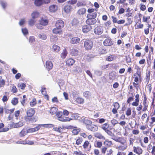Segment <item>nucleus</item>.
<instances>
[{
    "instance_id": "nucleus-1",
    "label": "nucleus",
    "mask_w": 155,
    "mask_h": 155,
    "mask_svg": "<svg viewBox=\"0 0 155 155\" xmlns=\"http://www.w3.org/2000/svg\"><path fill=\"white\" fill-rule=\"evenodd\" d=\"M35 113V111L34 108H29L26 112V116L25 117L26 121L31 122H36L37 121V119L33 117Z\"/></svg>"
},
{
    "instance_id": "nucleus-2",
    "label": "nucleus",
    "mask_w": 155,
    "mask_h": 155,
    "mask_svg": "<svg viewBox=\"0 0 155 155\" xmlns=\"http://www.w3.org/2000/svg\"><path fill=\"white\" fill-rule=\"evenodd\" d=\"M134 82L133 83V84L134 87L136 90L138 91L139 88L140 87L139 83L142 81V78L141 77V74L138 73H135L134 74Z\"/></svg>"
},
{
    "instance_id": "nucleus-3",
    "label": "nucleus",
    "mask_w": 155,
    "mask_h": 155,
    "mask_svg": "<svg viewBox=\"0 0 155 155\" xmlns=\"http://www.w3.org/2000/svg\"><path fill=\"white\" fill-rule=\"evenodd\" d=\"M100 127L110 136L113 137L114 135V133L111 131L113 129L112 127L110 126L107 123L102 124Z\"/></svg>"
},
{
    "instance_id": "nucleus-4",
    "label": "nucleus",
    "mask_w": 155,
    "mask_h": 155,
    "mask_svg": "<svg viewBox=\"0 0 155 155\" xmlns=\"http://www.w3.org/2000/svg\"><path fill=\"white\" fill-rule=\"evenodd\" d=\"M121 144L118 146V148L119 150H125L127 147V143L126 140L123 137H119L115 140Z\"/></svg>"
},
{
    "instance_id": "nucleus-5",
    "label": "nucleus",
    "mask_w": 155,
    "mask_h": 155,
    "mask_svg": "<svg viewBox=\"0 0 155 155\" xmlns=\"http://www.w3.org/2000/svg\"><path fill=\"white\" fill-rule=\"evenodd\" d=\"M97 10L93 8H89L87 10L88 13L87 14V17L96 18L97 16Z\"/></svg>"
},
{
    "instance_id": "nucleus-6",
    "label": "nucleus",
    "mask_w": 155,
    "mask_h": 155,
    "mask_svg": "<svg viewBox=\"0 0 155 155\" xmlns=\"http://www.w3.org/2000/svg\"><path fill=\"white\" fill-rule=\"evenodd\" d=\"M57 116L58 119L60 121L64 122L69 121L72 120L68 117L64 116L62 112H59L57 114Z\"/></svg>"
},
{
    "instance_id": "nucleus-7",
    "label": "nucleus",
    "mask_w": 155,
    "mask_h": 155,
    "mask_svg": "<svg viewBox=\"0 0 155 155\" xmlns=\"http://www.w3.org/2000/svg\"><path fill=\"white\" fill-rule=\"evenodd\" d=\"M143 108L142 111L143 112H145L148 110L149 102L147 100V96L144 93H143Z\"/></svg>"
},
{
    "instance_id": "nucleus-8",
    "label": "nucleus",
    "mask_w": 155,
    "mask_h": 155,
    "mask_svg": "<svg viewBox=\"0 0 155 155\" xmlns=\"http://www.w3.org/2000/svg\"><path fill=\"white\" fill-rule=\"evenodd\" d=\"M93 46V41L90 39H87L84 41V47L86 50H91Z\"/></svg>"
},
{
    "instance_id": "nucleus-9",
    "label": "nucleus",
    "mask_w": 155,
    "mask_h": 155,
    "mask_svg": "<svg viewBox=\"0 0 155 155\" xmlns=\"http://www.w3.org/2000/svg\"><path fill=\"white\" fill-rule=\"evenodd\" d=\"M83 147L84 149L86 151H90L91 147V143L87 140H85L84 143Z\"/></svg>"
},
{
    "instance_id": "nucleus-10",
    "label": "nucleus",
    "mask_w": 155,
    "mask_h": 155,
    "mask_svg": "<svg viewBox=\"0 0 155 155\" xmlns=\"http://www.w3.org/2000/svg\"><path fill=\"white\" fill-rule=\"evenodd\" d=\"M87 18L86 21V24L91 26L95 24L97 22V20L95 18L87 17Z\"/></svg>"
},
{
    "instance_id": "nucleus-11",
    "label": "nucleus",
    "mask_w": 155,
    "mask_h": 155,
    "mask_svg": "<svg viewBox=\"0 0 155 155\" xmlns=\"http://www.w3.org/2000/svg\"><path fill=\"white\" fill-rule=\"evenodd\" d=\"M103 32V29L101 26H97L94 29V32L97 35H101Z\"/></svg>"
},
{
    "instance_id": "nucleus-12",
    "label": "nucleus",
    "mask_w": 155,
    "mask_h": 155,
    "mask_svg": "<svg viewBox=\"0 0 155 155\" xmlns=\"http://www.w3.org/2000/svg\"><path fill=\"white\" fill-rule=\"evenodd\" d=\"M53 67V64L52 62L50 61H47L45 63V68L48 71L52 70Z\"/></svg>"
},
{
    "instance_id": "nucleus-13",
    "label": "nucleus",
    "mask_w": 155,
    "mask_h": 155,
    "mask_svg": "<svg viewBox=\"0 0 155 155\" xmlns=\"http://www.w3.org/2000/svg\"><path fill=\"white\" fill-rule=\"evenodd\" d=\"M103 43L104 45L106 46H111L113 44L111 39L110 38L106 39L104 41Z\"/></svg>"
},
{
    "instance_id": "nucleus-14",
    "label": "nucleus",
    "mask_w": 155,
    "mask_h": 155,
    "mask_svg": "<svg viewBox=\"0 0 155 155\" xmlns=\"http://www.w3.org/2000/svg\"><path fill=\"white\" fill-rule=\"evenodd\" d=\"M133 151L134 153L138 155L141 154L143 152V150L140 147H133Z\"/></svg>"
},
{
    "instance_id": "nucleus-15",
    "label": "nucleus",
    "mask_w": 155,
    "mask_h": 155,
    "mask_svg": "<svg viewBox=\"0 0 155 155\" xmlns=\"http://www.w3.org/2000/svg\"><path fill=\"white\" fill-rule=\"evenodd\" d=\"M91 26L88 25H85L82 27V31L85 33H87L90 31L92 29Z\"/></svg>"
},
{
    "instance_id": "nucleus-16",
    "label": "nucleus",
    "mask_w": 155,
    "mask_h": 155,
    "mask_svg": "<svg viewBox=\"0 0 155 155\" xmlns=\"http://www.w3.org/2000/svg\"><path fill=\"white\" fill-rule=\"evenodd\" d=\"M87 128L89 130L94 132L97 131L98 129V127L96 125L92 124V123L87 127Z\"/></svg>"
},
{
    "instance_id": "nucleus-17",
    "label": "nucleus",
    "mask_w": 155,
    "mask_h": 155,
    "mask_svg": "<svg viewBox=\"0 0 155 155\" xmlns=\"http://www.w3.org/2000/svg\"><path fill=\"white\" fill-rule=\"evenodd\" d=\"M55 26L56 27L61 28L64 26V22L62 20H59L56 22Z\"/></svg>"
},
{
    "instance_id": "nucleus-18",
    "label": "nucleus",
    "mask_w": 155,
    "mask_h": 155,
    "mask_svg": "<svg viewBox=\"0 0 155 155\" xmlns=\"http://www.w3.org/2000/svg\"><path fill=\"white\" fill-rule=\"evenodd\" d=\"M135 99L134 101L132 104V105L133 106L137 107L139 105V94H137L135 96Z\"/></svg>"
},
{
    "instance_id": "nucleus-19",
    "label": "nucleus",
    "mask_w": 155,
    "mask_h": 155,
    "mask_svg": "<svg viewBox=\"0 0 155 155\" xmlns=\"http://www.w3.org/2000/svg\"><path fill=\"white\" fill-rule=\"evenodd\" d=\"M41 128V125H38L37 126L33 128H30L27 129V133H32L38 130Z\"/></svg>"
},
{
    "instance_id": "nucleus-20",
    "label": "nucleus",
    "mask_w": 155,
    "mask_h": 155,
    "mask_svg": "<svg viewBox=\"0 0 155 155\" xmlns=\"http://www.w3.org/2000/svg\"><path fill=\"white\" fill-rule=\"evenodd\" d=\"M70 128L73 129L72 132L74 135H77L80 131V128H78L76 127H74L73 126H71Z\"/></svg>"
},
{
    "instance_id": "nucleus-21",
    "label": "nucleus",
    "mask_w": 155,
    "mask_h": 155,
    "mask_svg": "<svg viewBox=\"0 0 155 155\" xmlns=\"http://www.w3.org/2000/svg\"><path fill=\"white\" fill-rule=\"evenodd\" d=\"M52 32L55 34L60 35L62 34V31L61 28H59L56 27L52 30Z\"/></svg>"
},
{
    "instance_id": "nucleus-22",
    "label": "nucleus",
    "mask_w": 155,
    "mask_h": 155,
    "mask_svg": "<svg viewBox=\"0 0 155 155\" xmlns=\"http://www.w3.org/2000/svg\"><path fill=\"white\" fill-rule=\"evenodd\" d=\"M143 25L141 24V21L140 19V22H137L136 23L134 27L135 29L142 28H143Z\"/></svg>"
},
{
    "instance_id": "nucleus-23",
    "label": "nucleus",
    "mask_w": 155,
    "mask_h": 155,
    "mask_svg": "<svg viewBox=\"0 0 155 155\" xmlns=\"http://www.w3.org/2000/svg\"><path fill=\"white\" fill-rule=\"evenodd\" d=\"M80 41V38L78 37H74L72 38L70 40V43L72 44H76L78 43Z\"/></svg>"
},
{
    "instance_id": "nucleus-24",
    "label": "nucleus",
    "mask_w": 155,
    "mask_h": 155,
    "mask_svg": "<svg viewBox=\"0 0 155 155\" xmlns=\"http://www.w3.org/2000/svg\"><path fill=\"white\" fill-rule=\"evenodd\" d=\"M78 53V50L75 48H73L71 50L70 54L73 56H77Z\"/></svg>"
},
{
    "instance_id": "nucleus-25",
    "label": "nucleus",
    "mask_w": 155,
    "mask_h": 155,
    "mask_svg": "<svg viewBox=\"0 0 155 155\" xmlns=\"http://www.w3.org/2000/svg\"><path fill=\"white\" fill-rule=\"evenodd\" d=\"M27 133V129L25 128H24L19 133V136L21 137H24Z\"/></svg>"
},
{
    "instance_id": "nucleus-26",
    "label": "nucleus",
    "mask_w": 155,
    "mask_h": 155,
    "mask_svg": "<svg viewBox=\"0 0 155 155\" xmlns=\"http://www.w3.org/2000/svg\"><path fill=\"white\" fill-rule=\"evenodd\" d=\"M97 50L98 52L101 54H105L107 53L106 50L104 49L102 47H98L97 48Z\"/></svg>"
},
{
    "instance_id": "nucleus-27",
    "label": "nucleus",
    "mask_w": 155,
    "mask_h": 155,
    "mask_svg": "<svg viewBox=\"0 0 155 155\" xmlns=\"http://www.w3.org/2000/svg\"><path fill=\"white\" fill-rule=\"evenodd\" d=\"M75 63V61L72 58H69L66 61V64L68 66H71L73 65Z\"/></svg>"
},
{
    "instance_id": "nucleus-28",
    "label": "nucleus",
    "mask_w": 155,
    "mask_h": 155,
    "mask_svg": "<svg viewBox=\"0 0 155 155\" xmlns=\"http://www.w3.org/2000/svg\"><path fill=\"white\" fill-rule=\"evenodd\" d=\"M83 123L85 125L86 128H87V127H88L92 123V122L91 121L88 120V119H86L85 118L83 120Z\"/></svg>"
},
{
    "instance_id": "nucleus-29",
    "label": "nucleus",
    "mask_w": 155,
    "mask_h": 155,
    "mask_svg": "<svg viewBox=\"0 0 155 155\" xmlns=\"http://www.w3.org/2000/svg\"><path fill=\"white\" fill-rule=\"evenodd\" d=\"M52 50L56 52H59L60 50V48L59 46L56 45H53L51 48Z\"/></svg>"
},
{
    "instance_id": "nucleus-30",
    "label": "nucleus",
    "mask_w": 155,
    "mask_h": 155,
    "mask_svg": "<svg viewBox=\"0 0 155 155\" xmlns=\"http://www.w3.org/2000/svg\"><path fill=\"white\" fill-rule=\"evenodd\" d=\"M86 12V9L84 8H81L79 9L77 12L78 14L80 15H83L85 14Z\"/></svg>"
},
{
    "instance_id": "nucleus-31",
    "label": "nucleus",
    "mask_w": 155,
    "mask_h": 155,
    "mask_svg": "<svg viewBox=\"0 0 155 155\" xmlns=\"http://www.w3.org/2000/svg\"><path fill=\"white\" fill-rule=\"evenodd\" d=\"M133 18H127L126 19L127 22L124 24V26H128L131 25L133 22Z\"/></svg>"
},
{
    "instance_id": "nucleus-32",
    "label": "nucleus",
    "mask_w": 155,
    "mask_h": 155,
    "mask_svg": "<svg viewBox=\"0 0 155 155\" xmlns=\"http://www.w3.org/2000/svg\"><path fill=\"white\" fill-rule=\"evenodd\" d=\"M75 140H76L75 144L77 145H81L83 141V139L81 137H78L77 139Z\"/></svg>"
},
{
    "instance_id": "nucleus-33",
    "label": "nucleus",
    "mask_w": 155,
    "mask_h": 155,
    "mask_svg": "<svg viewBox=\"0 0 155 155\" xmlns=\"http://www.w3.org/2000/svg\"><path fill=\"white\" fill-rule=\"evenodd\" d=\"M95 137L100 139L105 140V137L100 133H97L95 135Z\"/></svg>"
},
{
    "instance_id": "nucleus-34",
    "label": "nucleus",
    "mask_w": 155,
    "mask_h": 155,
    "mask_svg": "<svg viewBox=\"0 0 155 155\" xmlns=\"http://www.w3.org/2000/svg\"><path fill=\"white\" fill-rule=\"evenodd\" d=\"M57 9V6L55 5H51L49 7V10L51 12H54Z\"/></svg>"
},
{
    "instance_id": "nucleus-35",
    "label": "nucleus",
    "mask_w": 155,
    "mask_h": 155,
    "mask_svg": "<svg viewBox=\"0 0 155 155\" xmlns=\"http://www.w3.org/2000/svg\"><path fill=\"white\" fill-rule=\"evenodd\" d=\"M112 144V141L109 140L108 139L106 140L104 142V145L108 147H110Z\"/></svg>"
},
{
    "instance_id": "nucleus-36",
    "label": "nucleus",
    "mask_w": 155,
    "mask_h": 155,
    "mask_svg": "<svg viewBox=\"0 0 155 155\" xmlns=\"http://www.w3.org/2000/svg\"><path fill=\"white\" fill-rule=\"evenodd\" d=\"M72 9V7L69 5L65 6L64 8V10L66 13H69Z\"/></svg>"
},
{
    "instance_id": "nucleus-37",
    "label": "nucleus",
    "mask_w": 155,
    "mask_h": 155,
    "mask_svg": "<svg viewBox=\"0 0 155 155\" xmlns=\"http://www.w3.org/2000/svg\"><path fill=\"white\" fill-rule=\"evenodd\" d=\"M150 16H143V17L142 21L143 22H146L147 24H148L150 22Z\"/></svg>"
},
{
    "instance_id": "nucleus-38",
    "label": "nucleus",
    "mask_w": 155,
    "mask_h": 155,
    "mask_svg": "<svg viewBox=\"0 0 155 155\" xmlns=\"http://www.w3.org/2000/svg\"><path fill=\"white\" fill-rule=\"evenodd\" d=\"M115 58L116 57L114 55H111L108 56L106 60L108 61H111L114 60Z\"/></svg>"
},
{
    "instance_id": "nucleus-39",
    "label": "nucleus",
    "mask_w": 155,
    "mask_h": 155,
    "mask_svg": "<svg viewBox=\"0 0 155 155\" xmlns=\"http://www.w3.org/2000/svg\"><path fill=\"white\" fill-rule=\"evenodd\" d=\"M48 20L47 19H41L40 21V23L43 26L47 25L48 24Z\"/></svg>"
},
{
    "instance_id": "nucleus-40",
    "label": "nucleus",
    "mask_w": 155,
    "mask_h": 155,
    "mask_svg": "<svg viewBox=\"0 0 155 155\" xmlns=\"http://www.w3.org/2000/svg\"><path fill=\"white\" fill-rule=\"evenodd\" d=\"M26 86L25 84L22 83H19L17 85L18 87L22 90H23L25 89Z\"/></svg>"
},
{
    "instance_id": "nucleus-41",
    "label": "nucleus",
    "mask_w": 155,
    "mask_h": 155,
    "mask_svg": "<svg viewBox=\"0 0 155 155\" xmlns=\"http://www.w3.org/2000/svg\"><path fill=\"white\" fill-rule=\"evenodd\" d=\"M67 54L68 53L66 49H64L62 52L61 54V57L63 59H64L66 57Z\"/></svg>"
},
{
    "instance_id": "nucleus-42",
    "label": "nucleus",
    "mask_w": 155,
    "mask_h": 155,
    "mask_svg": "<svg viewBox=\"0 0 155 155\" xmlns=\"http://www.w3.org/2000/svg\"><path fill=\"white\" fill-rule=\"evenodd\" d=\"M34 3L36 6H40L43 3V0H35Z\"/></svg>"
},
{
    "instance_id": "nucleus-43",
    "label": "nucleus",
    "mask_w": 155,
    "mask_h": 155,
    "mask_svg": "<svg viewBox=\"0 0 155 155\" xmlns=\"http://www.w3.org/2000/svg\"><path fill=\"white\" fill-rule=\"evenodd\" d=\"M58 108L55 107H52L50 110V112L52 114H56Z\"/></svg>"
},
{
    "instance_id": "nucleus-44",
    "label": "nucleus",
    "mask_w": 155,
    "mask_h": 155,
    "mask_svg": "<svg viewBox=\"0 0 155 155\" xmlns=\"http://www.w3.org/2000/svg\"><path fill=\"white\" fill-rule=\"evenodd\" d=\"M94 146L96 147L100 148L102 146V143L101 141H96L94 143Z\"/></svg>"
},
{
    "instance_id": "nucleus-45",
    "label": "nucleus",
    "mask_w": 155,
    "mask_h": 155,
    "mask_svg": "<svg viewBox=\"0 0 155 155\" xmlns=\"http://www.w3.org/2000/svg\"><path fill=\"white\" fill-rule=\"evenodd\" d=\"M91 95V93L89 91H85L83 93V96L86 98H89Z\"/></svg>"
},
{
    "instance_id": "nucleus-46",
    "label": "nucleus",
    "mask_w": 155,
    "mask_h": 155,
    "mask_svg": "<svg viewBox=\"0 0 155 155\" xmlns=\"http://www.w3.org/2000/svg\"><path fill=\"white\" fill-rule=\"evenodd\" d=\"M5 84V80L2 79V76H0V87H3L4 86Z\"/></svg>"
},
{
    "instance_id": "nucleus-47",
    "label": "nucleus",
    "mask_w": 155,
    "mask_h": 155,
    "mask_svg": "<svg viewBox=\"0 0 155 155\" xmlns=\"http://www.w3.org/2000/svg\"><path fill=\"white\" fill-rule=\"evenodd\" d=\"M79 22V21L78 19L74 18L72 21L71 24L73 26H76L78 25Z\"/></svg>"
},
{
    "instance_id": "nucleus-48",
    "label": "nucleus",
    "mask_w": 155,
    "mask_h": 155,
    "mask_svg": "<svg viewBox=\"0 0 155 155\" xmlns=\"http://www.w3.org/2000/svg\"><path fill=\"white\" fill-rule=\"evenodd\" d=\"M37 100L35 98L32 99V101L30 102V104L31 107H34L37 104Z\"/></svg>"
},
{
    "instance_id": "nucleus-49",
    "label": "nucleus",
    "mask_w": 155,
    "mask_h": 155,
    "mask_svg": "<svg viewBox=\"0 0 155 155\" xmlns=\"http://www.w3.org/2000/svg\"><path fill=\"white\" fill-rule=\"evenodd\" d=\"M75 101L78 104H83L84 103V100L82 98L78 97L76 99Z\"/></svg>"
},
{
    "instance_id": "nucleus-50",
    "label": "nucleus",
    "mask_w": 155,
    "mask_h": 155,
    "mask_svg": "<svg viewBox=\"0 0 155 155\" xmlns=\"http://www.w3.org/2000/svg\"><path fill=\"white\" fill-rule=\"evenodd\" d=\"M150 71H149L146 73V81L148 83L150 80Z\"/></svg>"
},
{
    "instance_id": "nucleus-51",
    "label": "nucleus",
    "mask_w": 155,
    "mask_h": 155,
    "mask_svg": "<svg viewBox=\"0 0 155 155\" xmlns=\"http://www.w3.org/2000/svg\"><path fill=\"white\" fill-rule=\"evenodd\" d=\"M11 103L14 105H16L18 103V99L16 97L13 98L12 100Z\"/></svg>"
},
{
    "instance_id": "nucleus-52",
    "label": "nucleus",
    "mask_w": 155,
    "mask_h": 155,
    "mask_svg": "<svg viewBox=\"0 0 155 155\" xmlns=\"http://www.w3.org/2000/svg\"><path fill=\"white\" fill-rule=\"evenodd\" d=\"M155 122V116L151 117L150 118V120L149 122V126H152L153 125V124Z\"/></svg>"
},
{
    "instance_id": "nucleus-53",
    "label": "nucleus",
    "mask_w": 155,
    "mask_h": 155,
    "mask_svg": "<svg viewBox=\"0 0 155 155\" xmlns=\"http://www.w3.org/2000/svg\"><path fill=\"white\" fill-rule=\"evenodd\" d=\"M23 125L22 122L21 121H19L18 122L14 124V127L18 128L21 127Z\"/></svg>"
},
{
    "instance_id": "nucleus-54",
    "label": "nucleus",
    "mask_w": 155,
    "mask_h": 155,
    "mask_svg": "<svg viewBox=\"0 0 155 155\" xmlns=\"http://www.w3.org/2000/svg\"><path fill=\"white\" fill-rule=\"evenodd\" d=\"M41 126H43L44 127L46 128H52L54 127V125L51 124H46L40 125Z\"/></svg>"
},
{
    "instance_id": "nucleus-55",
    "label": "nucleus",
    "mask_w": 155,
    "mask_h": 155,
    "mask_svg": "<svg viewBox=\"0 0 155 155\" xmlns=\"http://www.w3.org/2000/svg\"><path fill=\"white\" fill-rule=\"evenodd\" d=\"M106 120L103 118H98L96 120V121L98 122L99 123L101 124L104 123Z\"/></svg>"
},
{
    "instance_id": "nucleus-56",
    "label": "nucleus",
    "mask_w": 155,
    "mask_h": 155,
    "mask_svg": "<svg viewBox=\"0 0 155 155\" xmlns=\"http://www.w3.org/2000/svg\"><path fill=\"white\" fill-rule=\"evenodd\" d=\"M31 16L33 19L37 18L39 16V13L37 12H34L31 14Z\"/></svg>"
},
{
    "instance_id": "nucleus-57",
    "label": "nucleus",
    "mask_w": 155,
    "mask_h": 155,
    "mask_svg": "<svg viewBox=\"0 0 155 155\" xmlns=\"http://www.w3.org/2000/svg\"><path fill=\"white\" fill-rule=\"evenodd\" d=\"M39 37L42 40H45L47 38L46 35L44 34H40L38 35Z\"/></svg>"
},
{
    "instance_id": "nucleus-58",
    "label": "nucleus",
    "mask_w": 155,
    "mask_h": 155,
    "mask_svg": "<svg viewBox=\"0 0 155 155\" xmlns=\"http://www.w3.org/2000/svg\"><path fill=\"white\" fill-rule=\"evenodd\" d=\"M20 143L23 144H28L29 145H32L34 144V142L32 141H29L28 142L26 141H21V142Z\"/></svg>"
},
{
    "instance_id": "nucleus-59",
    "label": "nucleus",
    "mask_w": 155,
    "mask_h": 155,
    "mask_svg": "<svg viewBox=\"0 0 155 155\" xmlns=\"http://www.w3.org/2000/svg\"><path fill=\"white\" fill-rule=\"evenodd\" d=\"M110 122L112 125L114 127L116 124L119 123L118 121L114 119H113L112 120L110 121Z\"/></svg>"
},
{
    "instance_id": "nucleus-60",
    "label": "nucleus",
    "mask_w": 155,
    "mask_h": 155,
    "mask_svg": "<svg viewBox=\"0 0 155 155\" xmlns=\"http://www.w3.org/2000/svg\"><path fill=\"white\" fill-rule=\"evenodd\" d=\"M54 131L60 133L62 130V128L61 127H54L53 128Z\"/></svg>"
},
{
    "instance_id": "nucleus-61",
    "label": "nucleus",
    "mask_w": 155,
    "mask_h": 155,
    "mask_svg": "<svg viewBox=\"0 0 155 155\" xmlns=\"http://www.w3.org/2000/svg\"><path fill=\"white\" fill-rule=\"evenodd\" d=\"M127 0H119L117 2V3L119 4H123L124 5H127V3H125Z\"/></svg>"
},
{
    "instance_id": "nucleus-62",
    "label": "nucleus",
    "mask_w": 155,
    "mask_h": 155,
    "mask_svg": "<svg viewBox=\"0 0 155 155\" xmlns=\"http://www.w3.org/2000/svg\"><path fill=\"white\" fill-rule=\"evenodd\" d=\"M135 69L137 70L136 73H138V74H139V73L141 74L140 71L141 68L139 66L137 65H136L135 66Z\"/></svg>"
},
{
    "instance_id": "nucleus-63",
    "label": "nucleus",
    "mask_w": 155,
    "mask_h": 155,
    "mask_svg": "<svg viewBox=\"0 0 155 155\" xmlns=\"http://www.w3.org/2000/svg\"><path fill=\"white\" fill-rule=\"evenodd\" d=\"M112 73H110L109 74V79L110 80H114L116 76L114 74H112Z\"/></svg>"
},
{
    "instance_id": "nucleus-64",
    "label": "nucleus",
    "mask_w": 155,
    "mask_h": 155,
    "mask_svg": "<svg viewBox=\"0 0 155 155\" xmlns=\"http://www.w3.org/2000/svg\"><path fill=\"white\" fill-rule=\"evenodd\" d=\"M29 42L31 43H33L35 41V39L34 36L30 37L29 39Z\"/></svg>"
}]
</instances>
